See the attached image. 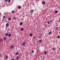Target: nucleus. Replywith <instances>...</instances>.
<instances>
[{"instance_id":"f257e3e1","label":"nucleus","mask_w":60,"mask_h":60,"mask_svg":"<svg viewBox=\"0 0 60 60\" xmlns=\"http://www.w3.org/2000/svg\"><path fill=\"white\" fill-rule=\"evenodd\" d=\"M26 42L24 41L22 43V45L23 46H26Z\"/></svg>"},{"instance_id":"f03ea898","label":"nucleus","mask_w":60,"mask_h":60,"mask_svg":"<svg viewBox=\"0 0 60 60\" xmlns=\"http://www.w3.org/2000/svg\"><path fill=\"white\" fill-rule=\"evenodd\" d=\"M52 22V21H49L47 22V24H50Z\"/></svg>"},{"instance_id":"7ed1b4c3","label":"nucleus","mask_w":60,"mask_h":60,"mask_svg":"<svg viewBox=\"0 0 60 60\" xmlns=\"http://www.w3.org/2000/svg\"><path fill=\"white\" fill-rule=\"evenodd\" d=\"M10 48H11V49H13V48H14V46L13 45H11L10 47Z\"/></svg>"},{"instance_id":"20e7f679","label":"nucleus","mask_w":60,"mask_h":60,"mask_svg":"<svg viewBox=\"0 0 60 60\" xmlns=\"http://www.w3.org/2000/svg\"><path fill=\"white\" fill-rule=\"evenodd\" d=\"M5 35L6 36H8V34L7 33H6L5 34Z\"/></svg>"},{"instance_id":"39448f33","label":"nucleus","mask_w":60,"mask_h":60,"mask_svg":"<svg viewBox=\"0 0 60 60\" xmlns=\"http://www.w3.org/2000/svg\"><path fill=\"white\" fill-rule=\"evenodd\" d=\"M7 39V38L6 37H5L4 38L3 40L4 41H5V40H6Z\"/></svg>"},{"instance_id":"423d86ee","label":"nucleus","mask_w":60,"mask_h":60,"mask_svg":"<svg viewBox=\"0 0 60 60\" xmlns=\"http://www.w3.org/2000/svg\"><path fill=\"white\" fill-rule=\"evenodd\" d=\"M8 37H11V35L10 34H8Z\"/></svg>"},{"instance_id":"0eeeda50","label":"nucleus","mask_w":60,"mask_h":60,"mask_svg":"<svg viewBox=\"0 0 60 60\" xmlns=\"http://www.w3.org/2000/svg\"><path fill=\"white\" fill-rule=\"evenodd\" d=\"M23 25V22H21L20 23V26H22Z\"/></svg>"},{"instance_id":"6e6552de","label":"nucleus","mask_w":60,"mask_h":60,"mask_svg":"<svg viewBox=\"0 0 60 60\" xmlns=\"http://www.w3.org/2000/svg\"><path fill=\"white\" fill-rule=\"evenodd\" d=\"M16 59H17V60H19V57L18 56H17L16 57Z\"/></svg>"},{"instance_id":"1a4fd4ad","label":"nucleus","mask_w":60,"mask_h":60,"mask_svg":"<svg viewBox=\"0 0 60 60\" xmlns=\"http://www.w3.org/2000/svg\"><path fill=\"white\" fill-rule=\"evenodd\" d=\"M21 8V7L20 6H19L18 7V8L19 9H20Z\"/></svg>"},{"instance_id":"9d476101","label":"nucleus","mask_w":60,"mask_h":60,"mask_svg":"<svg viewBox=\"0 0 60 60\" xmlns=\"http://www.w3.org/2000/svg\"><path fill=\"white\" fill-rule=\"evenodd\" d=\"M42 4H45V2L44 1H43L42 2Z\"/></svg>"},{"instance_id":"9b49d317","label":"nucleus","mask_w":60,"mask_h":60,"mask_svg":"<svg viewBox=\"0 0 60 60\" xmlns=\"http://www.w3.org/2000/svg\"><path fill=\"white\" fill-rule=\"evenodd\" d=\"M42 41V40L40 39L39 41H38V42H39L40 43Z\"/></svg>"},{"instance_id":"f8f14e48","label":"nucleus","mask_w":60,"mask_h":60,"mask_svg":"<svg viewBox=\"0 0 60 60\" xmlns=\"http://www.w3.org/2000/svg\"><path fill=\"white\" fill-rule=\"evenodd\" d=\"M48 34H52V32H49Z\"/></svg>"},{"instance_id":"ddd939ff","label":"nucleus","mask_w":60,"mask_h":60,"mask_svg":"<svg viewBox=\"0 0 60 60\" xmlns=\"http://www.w3.org/2000/svg\"><path fill=\"white\" fill-rule=\"evenodd\" d=\"M16 18L15 17H14L13 18V19H15H15H16Z\"/></svg>"},{"instance_id":"4468645a","label":"nucleus","mask_w":60,"mask_h":60,"mask_svg":"<svg viewBox=\"0 0 60 60\" xmlns=\"http://www.w3.org/2000/svg\"><path fill=\"white\" fill-rule=\"evenodd\" d=\"M9 24L8 23H7L6 24V27H8Z\"/></svg>"},{"instance_id":"2eb2a0df","label":"nucleus","mask_w":60,"mask_h":60,"mask_svg":"<svg viewBox=\"0 0 60 60\" xmlns=\"http://www.w3.org/2000/svg\"><path fill=\"white\" fill-rule=\"evenodd\" d=\"M19 53L18 52H16L15 53V54L16 55H18Z\"/></svg>"},{"instance_id":"dca6fc26","label":"nucleus","mask_w":60,"mask_h":60,"mask_svg":"<svg viewBox=\"0 0 60 60\" xmlns=\"http://www.w3.org/2000/svg\"><path fill=\"white\" fill-rule=\"evenodd\" d=\"M21 31H23L24 30V29L23 28H22L21 29Z\"/></svg>"},{"instance_id":"f3484780","label":"nucleus","mask_w":60,"mask_h":60,"mask_svg":"<svg viewBox=\"0 0 60 60\" xmlns=\"http://www.w3.org/2000/svg\"><path fill=\"white\" fill-rule=\"evenodd\" d=\"M31 12H34V10H31L30 11Z\"/></svg>"},{"instance_id":"a211bd4d","label":"nucleus","mask_w":60,"mask_h":60,"mask_svg":"<svg viewBox=\"0 0 60 60\" xmlns=\"http://www.w3.org/2000/svg\"><path fill=\"white\" fill-rule=\"evenodd\" d=\"M15 12V11H11V13H14V12Z\"/></svg>"},{"instance_id":"6ab92c4d","label":"nucleus","mask_w":60,"mask_h":60,"mask_svg":"<svg viewBox=\"0 0 60 60\" xmlns=\"http://www.w3.org/2000/svg\"><path fill=\"white\" fill-rule=\"evenodd\" d=\"M58 12V11H55V13H57Z\"/></svg>"},{"instance_id":"aec40b11","label":"nucleus","mask_w":60,"mask_h":60,"mask_svg":"<svg viewBox=\"0 0 60 60\" xmlns=\"http://www.w3.org/2000/svg\"><path fill=\"white\" fill-rule=\"evenodd\" d=\"M52 49L53 50H55V49H56V48L55 47H54Z\"/></svg>"},{"instance_id":"412c9836","label":"nucleus","mask_w":60,"mask_h":60,"mask_svg":"<svg viewBox=\"0 0 60 60\" xmlns=\"http://www.w3.org/2000/svg\"><path fill=\"white\" fill-rule=\"evenodd\" d=\"M56 30H57L58 29V27H57L56 28Z\"/></svg>"},{"instance_id":"4be33fe9","label":"nucleus","mask_w":60,"mask_h":60,"mask_svg":"<svg viewBox=\"0 0 60 60\" xmlns=\"http://www.w3.org/2000/svg\"><path fill=\"white\" fill-rule=\"evenodd\" d=\"M5 17H6V16H5V15H4L3 17V18H4V19H5Z\"/></svg>"},{"instance_id":"5701e85b","label":"nucleus","mask_w":60,"mask_h":60,"mask_svg":"<svg viewBox=\"0 0 60 60\" xmlns=\"http://www.w3.org/2000/svg\"><path fill=\"white\" fill-rule=\"evenodd\" d=\"M11 18H10V17H9L8 18V19L9 20H11Z\"/></svg>"},{"instance_id":"b1692460","label":"nucleus","mask_w":60,"mask_h":60,"mask_svg":"<svg viewBox=\"0 0 60 60\" xmlns=\"http://www.w3.org/2000/svg\"><path fill=\"white\" fill-rule=\"evenodd\" d=\"M30 36H32V35H33V34H30Z\"/></svg>"},{"instance_id":"393cba45","label":"nucleus","mask_w":60,"mask_h":60,"mask_svg":"<svg viewBox=\"0 0 60 60\" xmlns=\"http://www.w3.org/2000/svg\"><path fill=\"white\" fill-rule=\"evenodd\" d=\"M5 58L6 59H7L8 58V56H5Z\"/></svg>"},{"instance_id":"a878e982","label":"nucleus","mask_w":60,"mask_h":60,"mask_svg":"<svg viewBox=\"0 0 60 60\" xmlns=\"http://www.w3.org/2000/svg\"><path fill=\"white\" fill-rule=\"evenodd\" d=\"M0 41L2 42V41H3V40H2V39H0Z\"/></svg>"},{"instance_id":"bb28decb","label":"nucleus","mask_w":60,"mask_h":60,"mask_svg":"<svg viewBox=\"0 0 60 60\" xmlns=\"http://www.w3.org/2000/svg\"><path fill=\"white\" fill-rule=\"evenodd\" d=\"M57 37V38H58V39H59V38H60V36L59 35H58V36Z\"/></svg>"},{"instance_id":"cd10ccee","label":"nucleus","mask_w":60,"mask_h":60,"mask_svg":"<svg viewBox=\"0 0 60 60\" xmlns=\"http://www.w3.org/2000/svg\"><path fill=\"white\" fill-rule=\"evenodd\" d=\"M33 38L34 39H36V38L35 36H34Z\"/></svg>"},{"instance_id":"c85d7f7f","label":"nucleus","mask_w":60,"mask_h":60,"mask_svg":"<svg viewBox=\"0 0 60 60\" xmlns=\"http://www.w3.org/2000/svg\"><path fill=\"white\" fill-rule=\"evenodd\" d=\"M47 52L46 51H45V52H44L45 54H47Z\"/></svg>"},{"instance_id":"c756f323","label":"nucleus","mask_w":60,"mask_h":60,"mask_svg":"<svg viewBox=\"0 0 60 60\" xmlns=\"http://www.w3.org/2000/svg\"><path fill=\"white\" fill-rule=\"evenodd\" d=\"M11 2V0H9L8 1V3H10Z\"/></svg>"},{"instance_id":"7c9ffc66","label":"nucleus","mask_w":60,"mask_h":60,"mask_svg":"<svg viewBox=\"0 0 60 60\" xmlns=\"http://www.w3.org/2000/svg\"><path fill=\"white\" fill-rule=\"evenodd\" d=\"M31 52H34V50H32Z\"/></svg>"},{"instance_id":"2f4dec72","label":"nucleus","mask_w":60,"mask_h":60,"mask_svg":"<svg viewBox=\"0 0 60 60\" xmlns=\"http://www.w3.org/2000/svg\"><path fill=\"white\" fill-rule=\"evenodd\" d=\"M41 38V36H39V39H40V38Z\"/></svg>"},{"instance_id":"473e14b6","label":"nucleus","mask_w":60,"mask_h":60,"mask_svg":"<svg viewBox=\"0 0 60 60\" xmlns=\"http://www.w3.org/2000/svg\"><path fill=\"white\" fill-rule=\"evenodd\" d=\"M5 2H7L8 1V0H5Z\"/></svg>"},{"instance_id":"72a5a7b5","label":"nucleus","mask_w":60,"mask_h":60,"mask_svg":"<svg viewBox=\"0 0 60 60\" xmlns=\"http://www.w3.org/2000/svg\"><path fill=\"white\" fill-rule=\"evenodd\" d=\"M11 60H15L14 59H11Z\"/></svg>"},{"instance_id":"f704fd0d","label":"nucleus","mask_w":60,"mask_h":60,"mask_svg":"<svg viewBox=\"0 0 60 60\" xmlns=\"http://www.w3.org/2000/svg\"><path fill=\"white\" fill-rule=\"evenodd\" d=\"M1 55L0 54V57H1Z\"/></svg>"},{"instance_id":"c9c22d12","label":"nucleus","mask_w":60,"mask_h":60,"mask_svg":"<svg viewBox=\"0 0 60 60\" xmlns=\"http://www.w3.org/2000/svg\"><path fill=\"white\" fill-rule=\"evenodd\" d=\"M52 60H55L54 59H52Z\"/></svg>"},{"instance_id":"e433bc0d","label":"nucleus","mask_w":60,"mask_h":60,"mask_svg":"<svg viewBox=\"0 0 60 60\" xmlns=\"http://www.w3.org/2000/svg\"><path fill=\"white\" fill-rule=\"evenodd\" d=\"M0 15H1V13H0Z\"/></svg>"}]
</instances>
